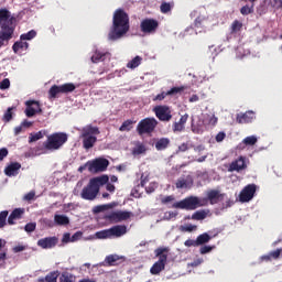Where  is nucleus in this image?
<instances>
[{
    "mask_svg": "<svg viewBox=\"0 0 282 282\" xmlns=\"http://www.w3.org/2000/svg\"><path fill=\"white\" fill-rule=\"evenodd\" d=\"M131 29L129 24V14L122 9H117L112 18V26L108 33L109 41H120Z\"/></svg>",
    "mask_w": 282,
    "mask_h": 282,
    "instance_id": "f257e3e1",
    "label": "nucleus"
},
{
    "mask_svg": "<svg viewBox=\"0 0 282 282\" xmlns=\"http://www.w3.org/2000/svg\"><path fill=\"white\" fill-rule=\"evenodd\" d=\"M17 30V18L7 8L0 9V41H12Z\"/></svg>",
    "mask_w": 282,
    "mask_h": 282,
    "instance_id": "f03ea898",
    "label": "nucleus"
},
{
    "mask_svg": "<svg viewBox=\"0 0 282 282\" xmlns=\"http://www.w3.org/2000/svg\"><path fill=\"white\" fill-rule=\"evenodd\" d=\"M109 182V176L102 175L99 177L90 178L87 186L82 189L80 197L82 199H86L88 202H94L98 194L100 193V186H105Z\"/></svg>",
    "mask_w": 282,
    "mask_h": 282,
    "instance_id": "7ed1b4c3",
    "label": "nucleus"
},
{
    "mask_svg": "<svg viewBox=\"0 0 282 282\" xmlns=\"http://www.w3.org/2000/svg\"><path fill=\"white\" fill-rule=\"evenodd\" d=\"M96 135H100V128L96 126L87 124L82 129L80 139L86 151L94 149L96 142H98V137Z\"/></svg>",
    "mask_w": 282,
    "mask_h": 282,
    "instance_id": "20e7f679",
    "label": "nucleus"
},
{
    "mask_svg": "<svg viewBox=\"0 0 282 282\" xmlns=\"http://www.w3.org/2000/svg\"><path fill=\"white\" fill-rule=\"evenodd\" d=\"M68 140L67 133L55 132L47 137V140L43 142L45 151H58Z\"/></svg>",
    "mask_w": 282,
    "mask_h": 282,
    "instance_id": "39448f33",
    "label": "nucleus"
},
{
    "mask_svg": "<svg viewBox=\"0 0 282 282\" xmlns=\"http://www.w3.org/2000/svg\"><path fill=\"white\" fill-rule=\"evenodd\" d=\"M158 119L155 118H144L137 124V133L138 135H151L158 128Z\"/></svg>",
    "mask_w": 282,
    "mask_h": 282,
    "instance_id": "423d86ee",
    "label": "nucleus"
},
{
    "mask_svg": "<svg viewBox=\"0 0 282 282\" xmlns=\"http://www.w3.org/2000/svg\"><path fill=\"white\" fill-rule=\"evenodd\" d=\"M199 207H202V200L197 196H188L172 205V208H178L181 210H197Z\"/></svg>",
    "mask_w": 282,
    "mask_h": 282,
    "instance_id": "0eeeda50",
    "label": "nucleus"
},
{
    "mask_svg": "<svg viewBox=\"0 0 282 282\" xmlns=\"http://www.w3.org/2000/svg\"><path fill=\"white\" fill-rule=\"evenodd\" d=\"M76 90V85L74 83H66L63 85H53L48 90V98H57L58 94H72Z\"/></svg>",
    "mask_w": 282,
    "mask_h": 282,
    "instance_id": "6e6552de",
    "label": "nucleus"
},
{
    "mask_svg": "<svg viewBox=\"0 0 282 282\" xmlns=\"http://www.w3.org/2000/svg\"><path fill=\"white\" fill-rule=\"evenodd\" d=\"M88 171L90 173H102L104 171H107V167L109 166V160L107 159H96L91 162H88Z\"/></svg>",
    "mask_w": 282,
    "mask_h": 282,
    "instance_id": "1a4fd4ad",
    "label": "nucleus"
},
{
    "mask_svg": "<svg viewBox=\"0 0 282 282\" xmlns=\"http://www.w3.org/2000/svg\"><path fill=\"white\" fill-rule=\"evenodd\" d=\"M131 212H112L110 214H107L105 216V219H108V221H112V224H120L121 221H127V219H131Z\"/></svg>",
    "mask_w": 282,
    "mask_h": 282,
    "instance_id": "9d476101",
    "label": "nucleus"
},
{
    "mask_svg": "<svg viewBox=\"0 0 282 282\" xmlns=\"http://www.w3.org/2000/svg\"><path fill=\"white\" fill-rule=\"evenodd\" d=\"M140 28L143 34H155L158 28H160V22L155 19H144L142 20Z\"/></svg>",
    "mask_w": 282,
    "mask_h": 282,
    "instance_id": "9b49d317",
    "label": "nucleus"
},
{
    "mask_svg": "<svg viewBox=\"0 0 282 282\" xmlns=\"http://www.w3.org/2000/svg\"><path fill=\"white\" fill-rule=\"evenodd\" d=\"M154 113L161 122H170V120L173 118V115H171V108H169V106H156L154 108Z\"/></svg>",
    "mask_w": 282,
    "mask_h": 282,
    "instance_id": "f8f14e48",
    "label": "nucleus"
},
{
    "mask_svg": "<svg viewBox=\"0 0 282 282\" xmlns=\"http://www.w3.org/2000/svg\"><path fill=\"white\" fill-rule=\"evenodd\" d=\"M26 108L24 110V113L26 118H34L36 113H43V109H41V104L36 100H28L25 102Z\"/></svg>",
    "mask_w": 282,
    "mask_h": 282,
    "instance_id": "ddd939ff",
    "label": "nucleus"
},
{
    "mask_svg": "<svg viewBox=\"0 0 282 282\" xmlns=\"http://www.w3.org/2000/svg\"><path fill=\"white\" fill-rule=\"evenodd\" d=\"M254 193H257V185L249 184L243 187V189L239 194V202L246 204V202H250L254 197Z\"/></svg>",
    "mask_w": 282,
    "mask_h": 282,
    "instance_id": "4468645a",
    "label": "nucleus"
},
{
    "mask_svg": "<svg viewBox=\"0 0 282 282\" xmlns=\"http://www.w3.org/2000/svg\"><path fill=\"white\" fill-rule=\"evenodd\" d=\"M111 53L109 51H102L100 48H95L90 57L91 63H104V61H110Z\"/></svg>",
    "mask_w": 282,
    "mask_h": 282,
    "instance_id": "2eb2a0df",
    "label": "nucleus"
},
{
    "mask_svg": "<svg viewBox=\"0 0 282 282\" xmlns=\"http://www.w3.org/2000/svg\"><path fill=\"white\" fill-rule=\"evenodd\" d=\"M57 245L58 238L56 236L46 237L37 240L39 248H42L43 250H52V248H56Z\"/></svg>",
    "mask_w": 282,
    "mask_h": 282,
    "instance_id": "dca6fc26",
    "label": "nucleus"
},
{
    "mask_svg": "<svg viewBox=\"0 0 282 282\" xmlns=\"http://www.w3.org/2000/svg\"><path fill=\"white\" fill-rule=\"evenodd\" d=\"M254 120V112L253 111H246L237 113L236 122L238 124H250Z\"/></svg>",
    "mask_w": 282,
    "mask_h": 282,
    "instance_id": "f3484780",
    "label": "nucleus"
},
{
    "mask_svg": "<svg viewBox=\"0 0 282 282\" xmlns=\"http://www.w3.org/2000/svg\"><path fill=\"white\" fill-rule=\"evenodd\" d=\"M124 257H120L118 254H109L105 258V261L102 262V265H107L109 268L113 265H120V263H123Z\"/></svg>",
    "mask_w": 282,
    "mask_h": 282,
    "instance_id": "a211bd4d",
    "label": "nucleus"
},
{
    "mask_svg": "<svg viewBox=\"0 0 282 282\" xmlns=\"http://www.w3.org/2000/svg\"><path fill=\"white\" fill-rule=\"evenodd\" d=\"M246 159L243 156H239L237 160H235L234 162H231L229 164V173H232L235 171H237V173H239V171H243V169H246Z\"/></svg>",
    "mask_w": 282,
    "mask_h": 282,
    "instance_id": "6ab92c4d",
    "label": "nucleus"
},
{
    "mask_svg": "<svg viewBox=\"0 0 282 282\" xmlns=\"http://www.w3.org/2000/svg\"><path fill=\"white\" fill-rule=\"evenodd\" d=\"M169 247H159L154 250L155 257H158L159 263H163L166 265V261H169Z\"/></svg>",
    "mask_w": 282,
    "mask_h": 282,
    "instance_id": "aec40b11",
    "label": "nucleus"
},
{
    "mask_svg": "<svg viewBox=\"0 0 282 282\" xmlns=\"http://www.w3.org/2000/svg\"><path fill=\"white\" fill-rule=\"evenodd\" d=\"M186 122H188V113L183 115L178 121L174 122L172 130L174 133H182L186 129Z\"/></svg>",
    "mask_w": 282,
    "mask_h": 282,
    "instance_id": "412c9836",
    "label": "nucleus"
},
{
    "mask_svg": "<svg viewBox=\"0 0 282 282\" xmlns=\"http://www.w3.org/2000/svg\"><path fill=\"white\" fill-rule=\"evenodd\" d=\"M226 194H220L217 189H212L207 192V199L214 206V204H219V202L224 200Z\"/></svg>",
    "mask_w": 282,
    "mask_h": 282,
    "instance_id": "4be33fe9",
    "label": "nucleus"
},
{
    "mask_svg": "<svg viewBox=\"0 0 282 282\" xmlns=\"http://www.w3.org/2000/svg\"><path fill=\"white\" fill-rule=\"evenodd\" d=\"M184 91V86L173 87L167 91H162L161 94L156 95L154 100H164L166 96H177V94H182Z\"/></svg>",
    "mask_w": 282,
    "mask_h": 282,
    "instance_id": "5701e85b",
    "label": "nucleus"
},
{
    "mask_svg": "<svg viewBox=\"0 0 282 282\" xmlns=\"http://www.w3.org/2000/svg\"><path fill=\"white\" fill-rule=\"evenodd\" d=\"M19 171H21V163L13 162L4 169V174L8 177H15V175H19Z\"/></svg>",
    "mask_w": 282,
    "mask_h": 282,
    "instance_id": "b1692460",
    "label": "nucleus"
},
{
    "mask_svg": "<svg viewBox=\"0 0 282 282\" xmlns=\"http://www.w3.org/2000/svg\"><path fill=\"white\" fill-rule=\"evenodd\" d=\"M127 232V225H116L110 228V237L120 238Z\"/></svg>",
    "mask_w": 282,
    "mask_h": 282,
    "instance_id": "393cba45",
    "label": "nucleus"
},
{
    "mask_svg": "<svg viewBox=\"0 0 282 282\" xmlns=\"http://www.w3.org/2000/svg\"><path fill=\"white\" fill-rule=\"evenodd\" d=\"M23 213H25V209L23 208H15L10 216L8 217V225L14 226V219H21Z\"/></svg>",
    "mask_w": 282,
    "mask_h": 282,
    "instance_id": "a878e982",
    "label": "nucleus"
},
{
    "mask_svg": "<svg viewBox=\"0 0 282 282\" xmlns=\"http://www.w3.org/2000/svg\"><path fill=\"white\" fill-rule=\"evenodd\" d=\"M61 273L58 271H52L45 275V278H40L37 282H57Z\"/></svg>",
    "mask_w": 282,
    "mask_h": 282,
    "instance_id": "bb28decb",
    "label": "nucleus"
},
{
    "mask_svg": "<svg viewBox=\"0 0 282 282\" xmlns=\"http://www.w3.org/2000/svg\"><path fill=\"white\" fill-rule=\"evenodd\" d=\"M169 144H171V139L169 138H161L155 142L156 151H164L169 149Z\"/></svg>",
    "mask_w": 282,
    "mask_h": 282,
    "instance_id": "cd10ccee",
    "label": "nucleus"
},
{
    "mask_svg": "<svg viewBox=\"0 0 282 282\" xmlns=\"http://www.w3.org/2000/svg\"><path fill=\"white\" fill-rule=\"evenodd\" d=\"M58 282H76V275L64 271L58 275Z\"/></svg>",
    "mask_w": 282,
    "mask_h": 282,
    "instance_id": "c85d7f7f",
    "label": "nucleus"
},
{
    "mask_svg": "<svg viewBox=\"0 0 282 282\" xmlns=\"http://www.w3.org/2000/svg\"><path fill=\"white\" fill-rule=\"evenodd\" d=\"M166 268V264L156 261L150 269L151 274L158 275Z\"/></svg>",
    "mask_w": 282,
    "mask_h": 282,
    "instance_id": "c756f323",
    "label": "nucleus"
},
{
    "mask_svg": "<svg viewBox=\"0 0 282 282\" xmlns=\"http://www.w3.org/2000/svg\"><path fill=\"white\" fill-rule=\"evenodd\" d=\"M210 239H213V237H210V235H208V232H204V234L197 236L196 243L198 247L204 246L205 243H208V241H210Z\"/></svg>",
    "mask_w": 282,
    "mask_h": 282,
    "instance_id": "7c9ffc66",
    "label": "nucleus"
},
{
    "mask_svg": "<svg viewBox=\"0 0 282 282\" xmlns=\"http://www.w3.org/2000/svg\"><path fill=\"white\" fill-rule=\"evenodd\" d=\"M28 47H30V44L28 42H23V40H21L20 42H15L12 46V50L14 52V54H19L20 50H28Z\"/></svg>",
    "mask_w": 282,
    "mask_h": 282,
    "instance_id": "2f4dec72",
    "label": "nucleus"
},
{
    "mask_svg": "<svg viewBox=\"0 0 282 282\" xmlns=\"http://www.w3.org/2000/svg\"><path fill=\"white\" fill-rule=\"evenodd\" d=\"M54 221L57 226H67L69 224V217L65 215H55Z\"/></svg>",
    "mask_w": 282,
    "mask_h": 282,
    "instance_id": "473e14b6",
    "label": "nucleus"
},
{
    "mask_svg": "<svg viewBox=\"0 0 282 282\" xmlns=\"http://www.w3.org/2000/svg\"><path fill=\"white\" fill-rule=\"evenodd\" d=\"M140 65H142V57L137 55L134 58L128 62L127 67L128 69H135V67H140Z\"/></svg>",
    "mask_w": 282,
    "mask_h": 282,
    "instance_id": "72a5a7b5",
    "label": "nucleus"
},
{
    "mask_svg": "<svg viewBox=\"0 0 282 282\" xmlns=\"http://www.w3.org/2000/svg\"><path fill=\"white\" fill-rule=\"evenodd\" d=\"M206 217H208L206 210H197L192 215V219H194L195 221H202L206 219Z\"/></svg>",
    "mask_w": 282,
    "mask_h": 282,
    "instance_id": "f704fd0d",
    "label": "nucleus"
},
{
    "mask_svg": "<svg viewBox=\"0 0 282 282\" xmlns=\"http://www.w3.org/2000/svg\"><path fill=\"white\" fill-rule=\"evenodd\" d=\"M97 239H111V229H104L96 232Z\"/></svg>",
    "mask_w": 282,
    "mask_h": 282,
    "instance_id": "c9c22d12",
    "label": "nucleus"
},
{
    "mask_svg": "<svg viewBox=\"0 0 282 282\" xmlns=\"http://www.w3.org/2000/svg\"><path fill=\"white\" fill-rule=\"evenodd\" d=\"M188 186H193V181L188 182V180L180 178L176 181V188H188Z\"/></svg>",
    "mask_w": 282,
    "mask_h": 282,
    "instance_id": "e433bc0d",
    "label": "nucleus"
},
{
    "mask_svg": "<svg viewBox=\"0 0 282 282\" xmlns=\"http://www.w3.org/2000/svg\"><path fill=\"white\" fill-rule=\"evenodd\" d=\"M243 28V23H241L239 20H235L231 23V34H237V32H241Z\"/></svg>",
    "mask_w": 282,
    "mask_h": 282,
    "instance_id": "4c0bfd02",
    "label": "nucleus"
},
{
    "mask_svg": "<svg viewBox=\"0 0 282 282\" xmlns=\"http://www.w3.org/2000/svg\"><path fill=\"white\" fill-rule=\"evenodd\" d=\"M36 37V31L31 30L28 33H23L20 35V41H32V39Z\"/></svg>",
    "mask_w": 282,
    "mask_h": 282,
    "instance_id": "58836bf2",
    "label": "nucleus"
},
{
    "mask_svg": "<svg viewBox=\"0 0 282 282\" xmlns=\"http://www.w3.org/2000/svg\"><path fill=\"white\" fill-rule=\"evenodd\" d=\"M254 12V4H251L250 7L247 4V6H243L241 9H240V13L243 15V17H248V14H252Z\"/></svg>",
    "mask_w": 282,
    "mask_h": 282,
    "instance_id": "ea45409f",
    "label": "nucleus"
},
{
    "mask_svg": "<svg viewBox=\"0 0 282 282\" xmlns=\"http://www.w3.org/2000/svg\"><path fill=\"white\" fill-rule=\"evenodd\" d=\"M131 129H133V121L132 120H126L120 126L119 131H131Z\"/></svg>",
    "mask_w": 282,
    "mask_h": 282,
    "instance_id": "a19ab883",
    "label": "nucleus"
},
{
    "mask_svg": "<svg viewBox=\"0 0 282 282\" xmlns=\"http://www.w3.org/2000/svg\"><path fill=\"white\" fill-rule=\"evenodd\" d=\"M110 208H113L112 204H107V205H98L94 208V213H105V210H109Z\"/></svg>",
    "mask_w": 282,
    "mask_h": 282,
    "instance_id": "79ce46f5",
    "label": "nucleus"
},
{
    "mask_svg": "<svg viewBox=\"0 0 282 282\" xmlns=\"http://www.w3.org/2000/svg\"><path fill=\"white\" fill-rule=\"evenodd\" d=\"M37 140H43V132L39 131L36 133H31L29 137V143L37 142Z\"/></svg>",
    "mask_w": 282,
    "mask_h": 282,
    "instance_id": "37998d69",
    "label": "nucleus"
},
{
    "mask_svg": "<svg viewBox=\"0 0 282 282\" xmlns=\"http://www.w3.org/2000/svg\"><path fill=\"white\" fill-rule=\"evenodd\" d=\"M6 241L0 238V261H6V259H8V253L6 252V250H3Z\"/></svg>",
    "mask_w": 282,
    "mask_h": 282,
    "instance_id": "c03bdc74",
    "label": "nucleus"
},
{
    "mask_svg": "<svg viewBox=\"0 0 282 282\" xmlns=\"http://www.w3.org/2000/svg\"><path fill=\"white\" fill-rule=\"evenodd\" d=\"M243 144H246V147H254V144H257V137L254 135H250L243 139Z\"/></svg>",
    "mask_w": 282,
    "mask_h": 282,
    "instance_id": "a18cd8bd",
    "label": "nucleus"
},
{
    "mask_svg": "<svg viewBox=\"0 0 282 282\" xmlns=\"http://www.w3.org/2000/svg\"><path fill=\"white\" fill-rule=\"evenodd\" d=\"M181 232H193L197 230V225H185L180 227Z\"/></svg>",
    "mask_w": 282,
    "mask_h": 282,
    "instance_id": "49530a36",
    "label": "nucleus"
},
{
    "mask_svg": "<svg viewBox=\"0 0 282 282\" xmlns=\"http://www.w3.org/2000/svg\"><path fill=\"white\" fill-rule=\"evenodd\" d=\"M8 221V210L0 212V228H4Z\"/></svg>",
    "mask_w": 282,
    "mask_h": 282,
    "instance_id": "de8ad7c7",
    "label": "nucleus"
},
{
    "mask_svg": "<svg viewBox=\"0 0 282 282\" xmlns=\"http://www.w3.org/2000/svg\"><path fill=\"white\" fill-rule=\"evenodd\" d=\"M147 152V148L144 147V144H142V143H139L135 148H134V150H133V153L135 154V155H142V153H145Z\"/></svg>",
    "mask_w": 282,
    "mask_h": 282,
    "instance_id": "09e8293b",
    "label": "nucleus"
},
{
    "mask_svg": "<svg viewBox=\"0 0 282 282\" xmlns=\"http://www.w3.org/2000/svg\"><path fill=\"white\" fill-rule=\"evenodd\" d=\"M12 109L13 108H8L7 111L4 112L2 120L3 122H10L12 120Z\"/></svg>",
    "mask_w": 282,
    "mask_h": 282,
    "instance_id": "8fccbe9b",
    "label": "nucleus"
},
{
    "mask_svg": "<svg viewBox=\"0 0 282 282\" xmlns=\"http://www.w3.org/2000/svg\"><path fill=\"white\" fill-rule=\"evenodd\" d=\"M213 250H215V246H203L199 248L202 254H208V252H213Z\"/></svg>",
    "mask_w": 282,
    "mask_h": 282,
    "instance_id": "3c124183",
    "label": "nucleus"
},
{
    "mask_svg": "<svg viewBox=\"0 0 282 282\" xmlns=\"http://www.w3.org/2000/svg\"><path fill=\"white\" fill-rule=\"evenodd\" d=\"M160 8L162 14H167V12H171V3L169 2H163Z\"/></svg>",
    "mask_w": 282,
    "mask_h": 282,
    "instance_id": "603ef678",
    "label": "nucleus"
},
{
    "mask_svg": "<svg viewBox=\"0 0 282 282\" xmlns=\"http://www.w3.org/2000/svg\"><path fill=\"white\" fill-rule=\"evenodd\" d=\"M24 230L25 232H34V230H36V223H28Z\"/></svg>",
    "mask_w": 282,
    "mask_h": 282,
    "instance_id": "864d4df0",
    "label": "nucleus"
},
{
    "mask_svg": "<svg viewBox=\"0 0 282 282\" xmlns=\"http://www.w3.org/2000/svg\"><path fill=\"white\" fill-rule=\"evenodd\" d=\"M155 188H158L156 183H150L149 186L145 187V193L151 195V193H155Z\"/></svg>",
    "mask_w": 282,
    "mask_h": 282,
    "instance_id": "5fc2aeb1",
    "label": "nucleus"
},
{
    "mask_svg": "<svg viewBox=\"0 0 282 282\" xmlns=\"http://www.w3.org/2000/svg\"><path fill=\"white\" fill-rule=\"evenodd\" d=\"M184 246L186 248H197L198 245H197V240H193V239H187L185 242H184Z\"/></svg>",
    "mask_w": 282,
    "mask_h": 282,
    "instance_id": "6e6d98bb",
    "label": "nucleus"
},
{
    "mask_svg": "<svg viewBox=\"0 0 282 282\" xmlns=\"http://www.w3.org/2000/svg\"><path fill=\"white\" fill-rule=\"evenodd\" d=\"M0 89L6 90L10 89V79L4 78L2 82H0Z\"/></svg>",
    "mask_w": 282,
    "mask_h": 282,
    "instance_id": "4d7b16f0",
    "label": "nucleus"
},
{
    "mask_svg": "<svg viewBox=\"0 0 282 282\" xmlns=\"http://www.w3.org/2000/svg\"><path fill=\"white\" fill-rule=\"evenodd\" d=\"M23 250H28V246L25 245H18L12 248V251L17 254L19 252H23Z\"/></svg>",
    "mask_w": 282,
    "mask_h": 282,
    "instance_id": "13d9d810",
    "label": "nucleus"
},
{
    "mask_svg": "<svg viewBox=\"0 0 282 282\" xmlns=\"http://www.w3.org/2000/svg\"><path fill=\"white\" fill-rule=\"evenodd\" d=\"M171 202H175V196L170 195L161 198V204L166 205V204H171Z\"/></svg>",
    "mask_w": 282,
    "mask_h": 282,
    "instance_id": "bf43d9fd",
    "label": "nucleus"
},
{
    "mask_svg": "<svg viewBox=\"0 0 282 282\" xmlns=\"http://www.w3.org/2000/svg\"><path fill=\"white\" fill-rule=\"evenodd\" d=\"M194 28H204V19L203 18H196L194 21Z\"/></svg>",
    "mask_w": 282,
    "mask_h": 282,
    "instance_id": "052dcab7",
    "label": "nucleus"
},
{
    "mask_svg": "<svg viewBox=\"0 0 282 282\" xmlns=\"http://www.w3.org/2000/svg\"><path fill=\"white\" fill-rule=\"evenodd\" d=\"M62 243H72V235L69 232L63 235Z\"/></svg>",
    "mask_w": 282,
    "mask_h": 282,
    "instance_id": "680f3d73",
    "label": "nucleus"
},
{
    "mask_svg": "<svg viewBox=\"0 0 282 282\" xmlns=\"http://www.w3.org/2000/svg\"><path fill=\"white\" fill-rule=\"evenodd\" d=\"M281 252H282V249H276L274 251H271L270 252L271 259H279V257H281Z\"/></svg>",
    "mask_w": 282,
    "mask_h": 282,
    "instance_id": "e2e57ef3",
    "label": "nucleus"
},
{
    "mask_svg": "<svg viewBox=\"0 0 282 282\" xmlns=\"http://www.w3.org/2000/svg\"><path fill=\"white\" fill-rule=\"evenodd\" d=\"M36 196L35 192H29L25 196L24 199L25 202H32V199H34V197Z\"/></svg>",
    "mask_w": 282,
    "mask_h": 282,
    "instance_id": "0e129e2a",
    "label": "nucleus"
},
{
    "mask_svg": "<svg viewBox=\"0 0 282 282\" xmlns=\"http://www.w3.org/2000/svg\"><path fill=\"white\" fill-rule=\"evenodd\" d=\"M8 158V150L6 148L0 149V162H3V159Z\"/></svg>",
    "mask_w": 282,
    "mask_h": 282,
    "instance_id": "69168bd1",
    "label": "nucleus"
},
{
    "mask_svg": "<svg viewBox=\"0 0 282 282\" xmlns=\"http://www.w3.org/2000/svg\"><path fill=\"white\" fill-rule=\"evenodd\" d=\"M224 140H226V132H219L216 135V142H224Z\"/></svg>",
    "mask_w": 282,
    "mask_h": 282,
    "instance_id": "338daca9",
    "label": "nucleus"
},
{
    "mask_svg": "<svg viewBox=\"0 0 282 282\" xmlns=\"http://www.w3.org/2000/svg\"><path fill=\"white\" fill-rule=\"evenodd\" d=\"M165 217H166V219H175V217H177V213L176 212H167V213H165Z\"/></svg>",
    "mask_w": 282,
    "mask_h": 282,
    "instance_id": "774afa93",
    "label": "nucleus"
}]
</instances>
